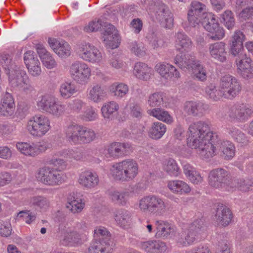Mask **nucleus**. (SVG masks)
Returning a JSON list of instances; mask_svg holds the SVG:
<instances>
[{
    "instance_id": "4",
    "label": "nucleus",
    "mask_w": 253,
    "mask_h": 253,
    "mask_svg": "<svg viewBox=\"0 0 253 253\" xmlns=\"http://www.w3.org/2000/svg\"><path fill=\"white\" fill-rule=\"evenodd\" d=\"M77 54L83 60L95 65L101 63L105 57L103 51L89 42H84L79 45Z\"/></svg>"
},
{
    "instance_id": "33",
    "label": "nucleus",
    "mask_w": 253,
    "mask_h": 253,
    "mask_svg": "<svg viewBox=\"0 0 253 253\" xmlns=\"http://www.w3.org/2000/svg\"><path fill=\"white\" fill-rule=\"evenodd\" d=\"M141 247L148 253H162L167 249L166 243L159 240H150L142 242Z\"/></svg>"
},
{
    "instance_id": "40",
    "label": "nucleus",
    "mask_w": 253,
    "mask_h": 253,
    "mask_svg": "<svg viewBox=\"0 0 253 253\" xmlns=\"http://www.w3.org/2000/svg\"><path fill=\"white\" fill-rule=\"evenodd\" d=\"M160 12L158 19L161 25L166 29H171L174 25L173 14L165 6L163 7Z\"/></svg>"
},
{
    "instance_id": "5",
    "label": "nucleus",
    "mask_w": 253,
    "mask_h": 253,
    "mask_svg": "<svg viewBox=\"0 0 253 253\" xmlns=\"http://www.w3.org/2000/svg\"><path fill=\"white\" fill-rule=\"evenodd\" d=\"M9 84L13 86L17 87L25 94L31 93L34 88L31 84L30 80L26 71L16 67L7 74Z\"/></svg>"
},
{
    "instance_id": "38",
    "label": "nucleus",
    "mask_w": 253,
    "mask_h": 253,
    "mask_svg": "<svg viewBox=\"0 0 253 253\" xmlns=\"http://www.w3.org/2000/svg\"><path fill=\"white\" fill-rule=\"evenodd\" d=\"M119 109V104L115 101L105 102L101 109L102 116L106 120H112Z\"/></svg>"
},
{
    "instance_id": "1",
    "label": "nucleus",
    "mask_w": 253,
    "mask_h": 253,
    "mask_svg": "<svg viewBox=\"0 0 253 253\" xmlns=\"http://www.w3.org/2000/svg\"><path fill=\"white\" fill-rule=\"evenodd\" d=\"M187 134L188 145L205 153L208 158L218 156L233 158L235 156L234 144L228 140H219L216 134L211 130L210 125L206 122L192 123L189 126Z\"/></svg>"
},
{
    "instance_id": "32",
    "label": "nucleus",
    "mask_w": 253,
    "mask_h": 253,
    "mask_svg": "<svg viewBox=\"0 0 253 253\" xmlns=\"http://www.w3.org/2000/svg\"><path fill=\"white\" fill-rule=\"evenodd\" d=\"M79 182L85 188H92L98 185L99 178L95 172L85 171L80 174Z\"/></svg>"
},
{
    "instance_id": "3",
    "label": "nucleus",
    "mask_w": 253,
    "mask_h": 253,
    "mask_svg": "<svg viewBox=\"0 0 253 253\" xmlns=\"http://www.w3.org/2000/svg\"><path fill=\"white\" fill-rule=\"evenodd\" d=\"M212 13L207 11L204 3L196 0L192 1L188 7L187 20L189 24L195 27L204 24L209 19H212Z\"/></svg>"
},
{
    "instance_id": "42",
    "label": "nucleus",
    "mask_w": 253,
    "mask_h": 253,
    "mask_svg": "<svg viewBox=\"0 0 253 253\" xmlns=\"http://www.w3.org/2000/svg\"><path fill=\"white\" fill-rule=\"evenodd\" d=\"M109 91L115 97L122 98L128 93L129 87L125 83L115 82L109 86Z\"/></svg>"
},
{
    "instance_id": "30",
    "label": "nucleus",
    "mask_w": 253,
    "mask_h": 253,
    "mask_svg": "<svg viewBox=\"0 0 253 253\" xmlns=\"http://www.w3.org/2000/svg\"><path fill=\"white\" fill-rule=\"evenodd\" d=\"M15 104L12 95L6 92L3 96L0 104V113L4 116H11L14 112Z\"/></svg>"
},
{
    "instance_id": "6",
    "label": "nucleus",
    "mask_w": 253,
    "mask_h": 253,
    "mask_svg": "<svg viewBox=\"0 0 253 253\" xmlns=\"http://www.w3.org/2000/svg\"><path fill=\"white\" fill-rule=\"evenodd\" d=\"M139 207L142 212L162 215L166 211V205L163 199L155 195H150L140 200Z\"/></svg>"
},
{
    "instance_id": "43",
    "label": "nucleus",
    "mask_w": 253,
    "mask_h": 253,
    "mask_svg": "<svg viewBox=\"0 0 253 253\" xmlns=\"http://www.w3.org/2000/svg\"><path fill=\"white\" fill-rule=\"evenodd\" d=\"M78 91L76 84L71 82L62 83L59 87L60 95L64 99H68Z\"/></svg>"
},
{
    "instance_id": "12",
    "label": "nucleus",
    "mask_w": 253,
    "mask_h": 253,
    "mask_svg": "<svg viewBox=\"0 0 253 253\" xmlns=\"http://www.w3.org/2000/svg\"><path fill=\"white\" fill-rule=\"evenodd\" d=\"M102 38L106 46L111 49L117 48L120 42L118 31L113 25L108 23L104 25Z\"/></svg>"
},
{
    "instance_id": "63",
    "label": "nucleus",
    "mask_w": 253,
    "mask_h": 253,
    "mask_svg": "<svg viewBox=\"0 0 253 253\" xmlns=\"http://www.w3.org/2000/svg\"><path fill=\"white\" fill-rule=\"evenodd\" d=\"M56 156L66 158H76L80 156V153L77 148L62 150L57 153Z\"/></svg>"
},
{
    "instance_id": "39",
    "label": "nucleus",
    "mask_w": 253,
    "mask_h": 253,
    "mask_svg": "<svg viewBox=\"0 0 253 253\" xmlns=\"http://www.w3.org/2000/svg\"><path fill=\"white\" fill-rule=\"evenodd\" d=\"M231 190H234L238 188L242 192H248L253 190V178H233L231 183Z\"/></svg>"
},
{
    "instance_id": "59",
    "label": "nucleus",
    "mask_w": 253,
    "mask_h": 253,
    "mask_svg": "<svg viewBox=\"0 0 253 253\" xmlns=\"http://www.w3.org/2000/svg\"><path fill=\"white\" fill-rule=\"evenodd\" d=\"M205 92L207 96L213 100H218L222 96L221 88L217 90L215 86L213 84L208 85L205 89Z\"/></svg>"
},
{
    "instance_id": "57",
    "label": "nucleus",
    "mask_w": 253,
    "mask_h": 253,
    "mask_svg": "<svg viewBox=\"0 0 253 253\" xmlns=\"http://www.w3.org/2000/svg\"><path fill=\"white\" fill-rule=\"evenodd\" d=\"M150 45L154 49L157 50L167 46L166 41L162 38L157 37L155 35L152 34L147 36Z\"/></svg>"
},
{
    "instance_id": "14",
    "label": "nucleus",
    "mask_w": 253,
    "mask_h": 253,
    "mask_svg": "<svg viewBox=\"0 0 253 253\" xmlns=\"http://www.w3.org/2000/svg\"><path fill=\"white\" fill-rule=\"evenodd\" d=\"M154 69L161 77L167 80L178 79L181 77L178 69L173 65L167 62L158 63Z\"/></svg>"
},
{
    "instance_id": "10",
    "label": "nucleus",
    "mask_w": 253,
    "mask_h": 253,
    "mask_svg": "<svg viewBox=\"0 0 253 253\" xmlns=\"http://www.w3.org/2000/svg\"><path fill=\"white\" fill-rule=\"evenodd\" d=\"M37 105L40 110L57 117L62 115L65 111V106L58 103L56 98L49 94L40 96L37 102Z\"/></svg>"
},
{
    "instance_id": "13",
    "label": "nucleus",
    "mask_w": 253,
    "mask_h": 253,
    "mask_svg": "<svg viewBox=\"0 0 253 253\" xmlns=\"http://www.w3.org/2000/svg\"><path fill=\"white\" fill-rule=\"evenodd\" d=\"M24 63L29 75L33 77H39L42 73L41 63L37 55L32 51H28L24 54Z\"/></svg>"
},
{
    "instance_id": "23",
    "label": "nucleus",
    "mask_w": 253,
    "mask_h": 253,
    "mask_svg": "<svg viewBox=\"0 0 253 253\" xmlns=\"http://www.w3.org/2000/svg\"><path fill=\"white\" fill-rule=\"evenodd\" d=\"M245 38V35L240 31L234 32L232 38L230 49L231 53L233 56L242 57L245 56L243 45Z\"/></svg>"
},
{
    "instance_id": "21",
    "label": "nucleus",
    "mask_w": 253,
    "mask_h": 253,
    "mask_svg": "<svg viewBox=\"0 0 253 253\" xmlns=\"http://www.w3.org/2000/svg\"><path fill=\"white\" fill-rule=\"evenodd\" d=\"M215 218L222 226H226L231 222L233 215L230 210L225 205L217 203L214 207Z\"/></svg>"
},
{
    "instance_id": "49",
    "label": "nucleus",
    "mask_w": 253,
    "mask_h": 253,
    "mask_svg": "<svg viewBox=\"0 0 253 253\" xmlns=\"http://www.w3.org/2000/svg\"><path fill=\"white\" fill-rule=\"evenodd\" d=\"M164 170L169 175L177 176L179 173V168L174 159H166L163 163Z\"/></svg>"
},
{
    "instance_id": "24",
    "label": "nucleus",
    "mask_w": 253,
    "mask_h": 253,
    "mask_svg": "<svg viewBox=\"0 0 253 253\" xmlns=\"http://www.w3.org/2000/svg\"><path fill=\"white\" fill-rule=\"evenodd\" d=\"M109 157H125L132 152V147L129 143L113 142L108 149Z\"/></svg>"
},
{
    "instance_id": "8",
    "label": "nucleus",
    "mask_w": 253,
    "mask_h": 253,
    "mask_svg": "<svg viewBox=\"0 0 253 253\" xmlns=\"http://www.w3.org/2000/svg\"><path fill=\"white\" fill-rule=\"evenodd\" d=\"M222 97L232 99L238 96L242 89V84L235 77L230 75L222 76L219 82Z\"/></svg>"
},
{
    "instance_id": "22",
    "label": "nucleus",
    "mask_w": 253,
    "mask_h": 253,
    "mask_svg": "<svg viewBox=\"0 0 253 253\" xmlns=\"http://www.w3.org/2000/svg\"><path fill=\"white\" fill-rule=\"evenodd\" d=\"M83 125L71 124L65 129L66 139L71 144L78 145L82 144Z\"/></svg>"
},
{
    "instance_id": "56",
    "label": "nucleus",
    "mask_w": 253,
    "mask_h": 253,
    "mask_svg": "<svg viewBox=\"0 0 253 253\" xmlns=\"http://www.w3.org/2000/svg\"><path fill=\"white\" fill-rule=\"evenodd\" d=\"M82 144H88L96 138L95 131L89 127L83 126Z\"/></svg>"
},
{
    "instance_id": "61",
    "label": "nucleus",
    "mask_w": 253,
    "mask_h": 253,
    "mask_svg": "<svg viewBox=\"0 0 253 253\" xmlns=\"http://www.w3.org/2000/svg\"><path fill=\"white\" fill-rule=\"evenodd\" d=\"M191 59L187 60V59H184L183 56L180 54H177L173 58V62L181 69L190 70V62Z\"/></svg>"
},
{
    "instance_id": "26",
    "label": "nucleus",
    "mask_w": 253,
    "mask_h": 253,
    "mask_svg": "<svg viewBox=\"0 0 253 253\" xmlns=\"http://www.w3.org/2000/svg\"><path fill=\"white\" fill-rule=\"evenodd\" d=\"M82 197L79 193H70L68 197L66 208L73 213L80 212L85 206Z\"/></svg>"
},
{
    "instance_id": "54",
    "label": "nucleus",
    "mask_w": 253,
    "mask_h": 253,
    "mask_svg": "<svg viewBox=\"0 0 253 253\" xmlns=\"http://www.w3.org/2000/svg\"><path fill=\"white\" fill-rule=\"evenodd\" d=\"M130 218V212L125 209H120L116 212L115 220L121 226H125L129 223Z\"/></svg>"
},
{
    "instance_id": "44",
    "label": "nucleus",
    "mask_w": 253,
    "mask_h": 253,
    "mask_svg": "<svg viewBox=\"0 0 253 253\" xmlns=\"http://www.w3.org/2000/svg\"><path fill=\"white\" fill-rule=\"evenodd\" d=\"M94 240L104 243V245H113L111 235L107 229L103 227L97 228L94 231Z\"/></svg>"
},
{
    "instance_id": "16",
    "label": "nucleus",
    "mask_w": 253,
    "mask_h": 253,
    "mask_svg": "<svg viewBox=\"0 0 253 253\" xmlns=\"http://www.w3.org/2000/svg\"><path fill=\"white\" fill-rule=\"evenodd\" d=\"M17 149L26 156L35 157L39 153L45 151L47 148L45 143H39L38 144L19 142L16 145Z\"/></svg>"
},
{
    "instance_id": "19",
    "label": "nucleus",
    "mask_w": 253,
    "mask_h": 253,
    "mask_svg": "<svg viewBox=\"0 0 253 253\" xmlns=\"http://www.w3.org/2000/svg\"><path fill=\"white\" fill-rule=\"evenodd\" d=\"M236 60L238 72L244 79H251L253 77V62L251 58L238 56Z\"/></svg>"
},
{
    "instance_id": "36",
    "label": "nucleus",
    "mask_w": 253,
    "mask_h": 253,
    "mask_svg": "<svg viewBox=\"0 0 253 253\" xmlns=\"http://www.w3.org/2000/svg\"><path fill=\"white\" fill-rule=\"evenodd\" d=\"M147 113L157 120L167 124H171L173 122V117L169 113L161 108H154L148 109Z\"/></svg>"
},
{
    "instance_id": "15",
    "label": "nucleus",
    "mask_w": 253,
    "mask_h": 253,
    "mask_svg": "<svg viewBox=\"0 0 253 253\" xmlns=\"http://www.w3.org/2000/svg\"><path fill=\"white\" fill-rule=\"evenodd\" d=\"M208 32V37L213 41H218L222 39L225 36V31L223 28L219 26L214 15L212 14V19H209L203 26Z\"/></svg>"
},
{
    "instance_id": "35",
    "label": "nucleus",
    "mask_w": 253,
    "mask_h": 253,
    "mask_svg": "<svg viewBox=\"0 0 253 253\" xmlns=\"http://www.w3.org/2000/svg\"><path fill=\"white\" fill-rule=\"evenodd\" d=\"M183 113L194 117L203 115L204 109L201 103L194 101L186 102L183 106Z\"/></svg>"
},
{
    "instance_id": "41",
    "label": "nucleus",
    "mask_w": 253,
    "mask_h": 253,
    "mask_svg": "<svg viewBox=\"0 0 253 253\" xmlns=\"http://www.w3.org/2000/svg\"><path fill=\"white\" fill-rule=\"evenodd\" d=\"M168 187L173 193L177 194H187L191 191V188L188 184L182 180L170 181L168 183Z\"/></svg>"
},
{
    "instance_id": "2",
    "label": "nucleus",
    "mask_w": 253,
    "mask_h": 253,
    "mask_svg": "<svg viewBox=\"0 0 253 253\" xmlns=\"http://www.w3.org/2000/svg\"><path fill=\"white\" fill-rule=\"evenodd\" d=\"M110 171L115 180L128 182L133 180L138 174V166L133 160H125L113 165Z\"/></svg>"
},
{
    "instance_id": "55",
    "label": "nucleus",
    "mask_w": 253,
    "mask_h": 253,
    "mask_svg": "<svg viewBox=\"0 0 253 253\" xmlns=\"http://www.w3.org/2000/svg\"><path fill=\"white\" fill-rule=\"evenodd\" d=\"M163 97L162 94L158 92L150 94L147 100V104L151 108H158L163 103Z\"/></svg>"
},
{
    "instance_id": "62",
    "label": "nucleus",
    "mask_w": 253,
    "mask_h": 253,
    "mask_svg": "<svg viewBox=\"0 0 253 253\" xmlns=\"http://www.w3.org/2000/svg\"><path fill=\"white\" fill-rule=\"evenodd\" d=\"M205 228L204 221L202 219L195 220L189 225L188 228L190 232H193L196 236L205 230Z\"/></svg>"
},
{
    "instance_id": "18",
    "label": "nucleus",
    "mask_w": 253,
    "mask_h": 253,
    "mask_svg": "<svg viewBox=\"0 0 253 253\" xmlns=\"http://www.w3.org/2000/svg\"><path fill=\"white\" fill-rule=\"evenodd\" d=\"M48 43L53 51L59 57L65 58L70 55L71 47L67 42L49 38L48 39Z\"/></svg>"
},
{
    "instance_id": "25",
    "label": "nucleus",
    "mask_w": 253,
    "mask_h": 253,
    "mask_svg": "<svg viewBox=\"0 0 253 253\" xmlns=\"http://www.w3.org/2000/svg\"><path fill=\"white\" fill-rule=\"evenodd\" d=\"M252 110L244 104L234 106L230 110L229 116L231 118L239 121H245L251 116Z\"/></svg>"
},
{
    "instance_id": "48",
    "label": "nucleus",
    "mask_w": 253,
    "mask_h": 253,
    "mask_svg": "<svg viewBox=\"0 0 253 253\" xmlns=\"http://www.w3.org/2000/svg\"><path fill=\"white\" fill-rule=\"evenodd\" d=\"M52 169L49 167H43L40 169L37 174L36 177L39 181L44 184L51 186L52 180Z\"/></svg>"
},
{
    "instance_id": "53",
    "label": "nucleus",
    "mask_w": 253,
    "mask_h": 253,
    "mask_svg": "<svg viewBox=\"0 0 253 253\" xmlns=\"http://www.w3.org/2000/svg\"><path fill=\"white\" fill-rule=\"evenodd\" d=\"M228 133L238 143L245 145L249 142L245 135L236 127H232L229 128Z\"/></svg>"
},
{
    "instance_id": "34",
    "label": "nucleus",
    "mask_w": 253,
    "mask_h": 253,
    "mask_svg": "<svg viewBox=\"0 0 253 253\" xmlns=\"http://www.w3.org/2000/svg\"><path fill=\"white\" fill-rule=\"evenodd\" d=\"M167 126L160 122L153 123L147 130V134L149 138L153 140L160 139L167 131Z\"/></svg>"
},
{
    "instance_id": "31",
    "label": "nucleus",
    "mask_w": 253,
    "mask_h": 253,
    "mask_svg": "<svg viewBox=\"0 0 253 253\" xmlns=\"http://www.w3.org/2000/svg\"><path fill=\"white\" fill-rule=\"evenodd\" d=\"M106 96V92L105 89L98 84L92 85L87 90V99L95 103L101 102Z\"/></svg>"
},
{
    "instance_id": "46",
    "label": "nucleus",
    "mask_w": 253,
    "mask_h": 253,
    "mask_svg": "<svg viewBox=\"0 0 253 253\" xmlns=\"http://www.w3.org/2000/svg\"><path fill=\"white\" fill-rule=\"evenodd\" d=\"M105 243L94 240L88 248V253H109L112 249V246L104 245Z\"/></svg>"
},
{
    "instance_id": "11",
    "label": "nucleus",
    "mask_w": 253,
    "mask_h": 253,
    "mask_svg": "<svg viewBox=\"0 0 253 253\" xmlns=\"http://www.w3.org/2000/svg\"><path fill=\"white\" fill-rule=\"evenodd\" d=\"M233 179L230 172L222 168L214 169L209 175L210 185L217 189L224 188L230 191Z\"/></svg>"
},
{
    "instance_id": "20",
    "label": "nucleus",
    "mask_w": 253,
    "mask_h": 253,
    "mask_svg": "<svg viewBox=\"0 0 253 253\" xmlns=\"http://www.w3.org/2000/svg\"><path fill=\"white\" fill-rule=\"evenodd\" d=\"M209 51L211 57L214 60L222 63L226 61L228 53L225 42H219L210 44Z\"/></svg>"
},
{
    "instance_id": "50",
    "label": "nucleus",
    "mask_w": 253,
    "mask_h": 253,
    "mask_svg": "<svg viewBox=\"0 0 253 253\" xmlns=\"http://www.w3.org/2000/svg\"><path fill=\"white\" fill-rule=\"evenodd\" d=\"M82 243V237L76 231L67 232L62 240V244L65 246L75 245Z\"/></svg>"
},
{
    "instance_id": "28",
    "label": "nucleus",
    "mask_w": 253,
    "mask_h": 253,
    "mask_svg": "<svg viewBox=\"0 0 253 253\" xmlns=\"http://www.w3.org/2000/svg\"><path fill=\"white\" fill-rule=\"evenodd\" d=\"M175 47L180 52H188L191 49L192 42L190 38L183 32L175 35Z\"/></svg>"
},
{
    "instance_id": "29",
    "label": "nucleus",
    "mask_w": 253,
    "mask_h": 253,
    "mask_svg": "<svg viewBox=\"0 0 253 253\" xmlns=\"http://www.w3.org/2000/svg\"><path fill=\"white\" fill-rule=\"evenodd\" d=\"M37 52L40 57L42 64L48 69L57 67V62L52 55L42 44L37 45Z\"/></svg>"
},
{
    "instance_id": "58",
    "label": "nucleus",
    "mask_w": 253,
    "mask_h": 253,
    "mask_svg": "<svg viewBox=\"0 0 253 253\" xmlns=\"http://www.w3.org/2000/svg\"><path fill=\"white\" fill-rule=\"evenodd\" d=\"M221 21L229 30L232 29L235 25L233 14L230 10L225 11L221 15Z\"/></svg>"
},
{
    "instance_id": "7",
    "label": "nucleus",
    "mask_w": 253,
    "mask_h": 253,
    "mask_svg": "<svg viewBox=\"0 0 253 253\" xmlns=\"http://www.w3.org/2000/svg\"><path fill=\"white\" fill-rule=\"evenodd\" d=\"M69 74L71 78L77 84L85 85L90 80L91 70L85 62L76 61L69 66Z\"/></svg>"
},
{
    "instance_id": "27",
    "label": "nucleus",
    "mask_w": 253,
    "mask_h": 253,
    "mask_svg": "<svg viewBox=\"0 0 253 253\" xmlns=\"http://www.w3.org/2000/svg\"><path fill=\"white\" fill-rule=\"evenodd\" d=\"M133 74L137 79L147 81L150 79L152 75L153 70L147 64L138 62L134 64Z\"/></svg>"
},
{
    "instance_id": "47",
    "label": "nucleus",
    "mask_w": 253,
    "mask_h": 253,
    "mask_svg": "<svg viewBox=\"0 0 253 253\" xmlns=\"http://www.w3.org/2000/svg\"><path fill=\"white\" fill-rule=\"evenodd\" d=\"M109 198L116 204L126 205L127 197L129 195L128 192H120L117 190H111L108 193Z\"/></svg>"
},
{
    "instance_id": "37",
    "label": "nucleus",
    "mask_w": 253,
    "mask_h": 253,
    "mask_svg": "<svg viewBox=\"0 0 253 253\" xmlns=\"http://www.w3.org/2000/svg\"><path fill=\"white\" fill-rule=\"evenodd\" d=\"M190 69L194 78L201 82H205L207 78V72L205 67L199 61L191 59Z\"/></svg>"
},
{
    "instance_id": "64",
    "label": "nucleus",
    "mask_w": 253,
    "mask_h": 253,
    "mask_svg": "<svg viewBox=\"0 0 253 253\" xmlns=\"http://www.w3.org/2000/svg\"><path fill=\"white\" fill-rule=\"evenodd\" d=\"M85 105V103L81 99L76 98L69 101L68 108L73 112L79 113Z\"/></svg>"
},
{
    "instance_id": "52",
    "label": "nucleus",
    "mask_w": 253,
    "mask_h": 253,
    "mask_svg": "<svg viewBox=\"0 0 253 253\" xmlns=\"http://www.w3.org/2000/svg\"><path fill=\"white\" fill-rule=\"evenodd\" d=\"M128 48L130 52L137 56L145 55L146 48L142 42L133 41L129 43Z\"/></svg>"
},
{
    "instance_id": "60",
    "label": "nucleus",
    "mask_w": 253,
    "mask_h": 253,
    "mask_svg": "<svg viewBox=\"0 0 253 253\" xmlns=\"http://www.w3.org/2000/svg\"><path fill=\"white\" fill-rule=\"evenodd\" d=\"M98 117V115L96 109L91 106L86 108L81 115L82 120L86 122L94 121Z\"/></svg>"
},
{
    "instance_id": "45",
    "label": "nucleus",
    "mask_w": 253,
    "mask_h": 253,
    "mask_svg": "<svg viewBox=\"0 0 253 253\" xmlns=\"http://www.w3.org/2000/svg\"><path fill=\"white\" fill-rule=\"evenodd\" d=\"M183 168L184 173L192 183L197 184L203 181V178L200 173L190 164H184Z\"/></svg>"
},
{
    "instance_id": "9",
    "label": "nucleus",
    "mask_w": 253,
    "mask_h": 253,
    "mask_svg": "<svg viewBox=\"0 0 253 253\" xmlns=\"http://www.w3.org/2000/svg\"><path fill=\"white\" fill-rule=\"evenodd\" d=\"M50 121L44 115H36L27 122L26 129L34 137H41L47 133L51 128Z\"/></svg>"
},
{
    "instance_id": "17",
    "label": "nucleus",
    "mask_w": 253,
    "mask_h": 253,
    "mask_svg": "<svg viewBox=\"0 0 253 253\" xmlns=\"http://www.w3.org/2000/svg\"><path fill=\"white\" fill-rule=\"evenodd\" d=\"M157 230L156 237L163 239L172 238L175 236L176 232V227L164 220H156L155 224Z\"/></svg>"
},
{
    "instance_id": "51",
    "label": "nucleus",
    "mask_w": 253,
    "mask_h": 253,
    "mask_svg": "<svg viewBox=\"0 0 253 253\" xmlns=\"http://www.w3.org/2000/svg\"><path fill=\"white\" fill-rule=\"evenodd\" d=\"M0 64L6 74L17 67L14 64L11 56L8 54H2L0 56Z\"/></svg>"
}]
</instances>
